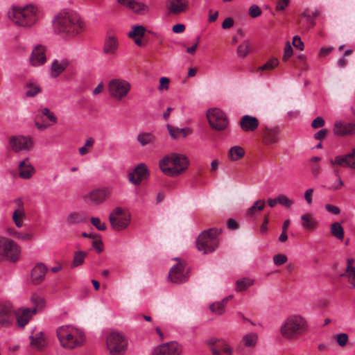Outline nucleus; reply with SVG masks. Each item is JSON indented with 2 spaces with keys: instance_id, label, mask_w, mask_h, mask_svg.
Listing matches in <instances>:
<instances>
[{
  "instance_id": "1",
  "label": "nucleus",
  "mask_w": 355,
  "mask_h": 355,
  "mask_svg": "<svg viewBox=\"0 0 355 355\" xmlns=\"http://www.w3.org/2000/svg\"><path fill=\"white\" fill-rule=\"evenodd\" d=\"M54 32L66 40H71L81 35L85 23L76 12L64 10L56 15L53 21Z\"/></svg>"
},
{
  "instance_id": "2",
  "label": "nucleus",
  "mask_w": 355,
  "mask_h": 355,
  "mask_svg": "<svg viewBox=\"0 0 355 355\" xmlns=\"http://www.w3.org/2000/svg\"><path fill=\"white\" fill-rule=\"evenodd\" d=\"M308 320L299 313L287 316L279 327V334L286 340L293 341L306 334L309 330Z\"/></svg>"
},
{
  "instance_id": "3",
  "label": "nucleus",
  "mask_w": 355,
  "mask_h": 355,
  "mask_svg": "<svg viewBox=\"0 0 355 355\" xmlns=\"http://www.w3.org/2000/svg\"><path fill=\"white\" fill-rule=\"evenodd\" d=\"M8 17L19 26L31 28L38 21V9L31 4L12 6L8 12Z\"/></svg>"
},
{
  "instance_id": "4",
  "label": "nucleus",
  "mask_w": 355,
  "mask_h": 355,
  "mask_svg": "<svg viewBox=\"0 0 355 355\" xmlns=\"http://www.w3.org/2000/svg\"><path fill=\"white\" fill-rule=\"evenodd\" d=\"M162 172L169 177H177L184 173L189 165L188 158L182 154L171 153L159 161Z\"/></svg>"
},
{
  "instance_id": "5",
  "label": "nucleus",
  "mask_w": 355,
  "mask_h": 355,
  "mask_svg": "<svg viewBox=\"0 0 355 355\" xmlns=\"http://www.w3.org/2000/svg\"><path fill=\"white\" fill-rule=\"evenodd\" d=\"M56 336L60 346L67 349H73L85 343L83 331L71 325H62L57 328Z\"/></svg>"
},
{
  "instance_id": "6",
  "label": "nucleus",
  "mask_w": 355,
  "mask_h": 355,
  "mask_svg": "<svg viewBox=\"0 0 355 355\" xmlns=\"http://www.w3.org/2000/svg\"><path fill=\"white\" fill-rule=\"evenodd\" d=\"M32 308H19L15 312L16 323L20 328H24L31 320L32 316L41 311L45 307V300L43 297L33 295L31 297Z\"/></svg>"
},
{
  "instance_id": "7",
  "label": "nucleus",
  "mask_w": 355,
  "mask_h": 355,
  "mask_svg": "<svg viewBox=\"0 0 355 355\" xmlns=\"http://www.w3.org/2000/svg\"><path fill=\"white\" fill-rule=\"evenodd\" d=\"M131 89V83L122 78H113L107 83L108 94L110 98L116 101H122L125 99Z\"/></svg>"
},
{
  "instance_id": "8",
  "label": "nucleus",
  "mask_w": 355,
  "mask_h": 355,
  "mask_svg": "<svg viewBox=\"0 0 355 355\" xmlns=\"http://www.w3.org/2000/svg\"><path fill=\"white\" fill-rule=\"evenodd\" d=\"M220 231L211 228L202 232L198 237L197 248L203 254L211 253L216 250L219 244L218 235Z\"/></svg>"
},
{
  "instance_id": "9",
  "label": "nucleus",
  "mask_w": 355,
  "mask_h": 355,
  "mask_svg": "<svg viewBox=\"0 0 355 355\" xmlns=\"http://www.w3.org/2000/svg\"><path fill=\"white\" fill-rule=\"evenodd\" d=\"M111 227L115 231H122L126 229L131 222V214L121 207L114 208L109 216Z\"/></svg>"
},
{
  "instance_id": "10",
  "label": "nucleus",
  "mask_w": 355,
  "mask_h": 355,
  "mask_svg": "<svg viewBox=\"0 0 355 355\" xmlns=\"http://www.w3.org/2000/svg\"><path fill=\"white\" fill-rule=\"evenodd\" d=\"M110 355H123L128 347L126 338L120 333L111 332L106 338Z\"/></svg>"
},
{
  "instance_id": "11",
  "label": "nucleus",
  "mask_w": 355,
  "mask_h": 355,
  "mask_svg": "<svg viewBox=\"0 0 355 355\" xmlns=\"http://www.w3.org/2000/svg\"><path fill=\"white\" fill-rule=\"evenodd\" d=\"M21 253L20 247L13 241L0 236V259L17 261Z\"/></svg>"
},
{
  "instance_id": "12",
  "label": "nucleus",
  "mask_w": 355,
  "mask_h": 355,
  "mask_svg": "<svg viewBox=\"0 0 355 355\" xmlns=\"http://www.w3.org/2000/svg\"><path fill=\"white\" fill-rule=\"evenodd\" d=\"M207 118L210 126L217 130H223L228 125L226 114L219 108L214 107L208 110Z\"/></svg>"
},
{
  "instance_id": "13",
  "label": "nucleus",
  "mask_w": 355,
  "mask_h": 355,
  "mask_svg": "<svg viewBox=\"0 0 355 355\" xmlns=\"http://www.w3.org/2000/svg\"><path fill=\"white\" fill-rule=\"evenodd\" d=\"M175 260L177 263L170 269L168 279L173 284H183L189 279V271L183 261L179 259H175Z\"/></svg>"
},
{
  "instance_id": "14",
  "label": "nucleus",
  "mask_w": 355,
  "mask_h": 355,
  "mask_svg": "<svg viewBox=\"0 0 355 355\" xmlns=\"http://www.w3.org/2000/svg\"><path fill=\"white\" fill-rule=\"evenodd\" d=\"M329 162L334 167L339 166L342 167L355 168V148H353L352 152L345 155L336 156L334 159H331ZM334 173L337 178H340L339 170L337 168L334 169Z\"/></svg>"
},
{
  "instance_id": "15",
  "label": "nucleus",
  "mask_w": 355,
  "mask_h": 355,
  "mask_svg": "<svg viewBox=\"0 0 355 355\" xmlns=\"http://www.w3.org/2000/svg\"><path fill=\"white\" fill-rule=\"evenodd\" d=\"M13 308L10 302H0V330L13 326Z\"/></svg>"
},
{
  "instance_id": "16",
  "label": "nucleus",
  "mask_w": 355,
  "mask_h": 355,
  "mask_svg": "<svg viewBox=\"0 0 355 355\" xmlns=\"http://www.w3.org/2000/svg\"><path fill=\"white\" fill-rule=\"evenodd\" d=\"M207 344L212 355L233 354L232 347L225 340L211 338L207 340Z\"/></svg>"
},
{
  "instance_id": "17",
  "label": "nucleus",
  "mask_w": 355,
  "mask_h": 355,
  "mask_svg": "<svg viewBox=\"0 0 355 355\" xmlns=\"http://www.w3.org/2000/svg\"><path fill=\"white\" fill-rule=\"evenodd\" d=\"M46 51V46L41 44L35 45L33 48L28 58L30 65L33 67H40L44 65L47 62Z\"/></svg>"
},
{
  "instance_id": "18",
  "label": "nucleus",
  "mask_w": 355,
  "mask_h": 355,
  "mask_svg": "<svg viewBox=\"0 0 355 355\" xmlns=\"http://www.w3.org/2000/svg\"><path fill=\"white\" fill-rule=\"evenodd\" d=\"M112 193V189L111 187H101L92 191L84 198L85 201L89 202L91 204L98 205L109 198Z\"/></svg>"
},
{
  "instance_id": "19",
  "label": "nucleus",
  "mask_w": 355,
  "mask_h": 355,
  "mask_svg": "<svg viewBox=\"0 0 355 355\" xmlns=\"http://www.w3.org/2000/svg\"><path fill=\"white\" fill-rule=\"evenodd\" d=\"M182 346L175 341L161 344L154 348L153 355H181Z\"/></svg>"
},
{
  "instance_id": "20",
  "label": "nucleus",
  "mask_w": 355,
  "mask_h": 355,
  "mask_svg": "<svg viewBox=\"0 0 355 355\" xmlns=\"http://www.w3.org/2000/svg\"><path fill=\"white\" fill-rule=\"evenodd\" d=\"M9 146L15 153L30 150L33 147V141L31 138L24 136H12L9 139Z\"/></svg>"
},
{
  "instance_id": "21",
  "label": "nucleus",
  "mask_w": 355,
  "mask_h": 355,
  "mask_svg": "<svg viewBox=\"0 0 355 355\" xmlns=\"http://www.w3.org/2000/svg\"><path fill=\"white\" fill-rule=\"evenodd\" d=\"M14 202L17 207L12 214V220L17 227L21 228L24 226V222L26 218L24 204L21 198L15 199Z\"/></svg>"
},
{
  "instance_id": "22",
  "label": "nucleus",
  "mask_w": 355,
  "mask_h": 355,
  "mask_svg": "<svg viewBox=\"0 0 355 355\" xmlns=\"http://www.w3.org/2000/svg\"><path fill=\"white\" fill-rule=\"evenodd\" d=\"M119 46V40L116 36L107 35L103 42V53L107 56L114 58L116 56Z\"/></svg>"
},
{
  "instance_id": "23",
  "label": "nucleus",
  "mask_w": 355,
  "mask_h": 355,
  "mask_svg": "<svg viewBox=\"0 0 355 355\" xmlns=\"http://www.w3.org/2000/svg\"><path fill=\"white\" fill-rule=\"evenodd\" d=\"M281 130L279 127H266L262 130V142L266 145L279 142Z\"/></svg>"
},
{
  "instance_id": "24",
  "label": "nucleus",
  "mask_w": 355,
  "mask_h": 355,
  "mask_svg": "<svg viewBox=\"0 0 355 355\" xmlns=\"http://www.w3.org/2000/svg\"><path fill=\"white\" fill-rule=\"evenodd\" d=\"M29 338L31 345L38 351L44 350L48 345L46 335L44 331L33 330Z\"/></svg>"
},
{
  "instance_id": "25",
  "label": "nucleus",
  "mask_w": 355,
  "mask_h": 355,
  "mask_svg": "<svg viewBox=\"0 0 355 355\" xmlns=\"http://www.w3.org/2000/svg\"><path fill=\"white\" fill-rule=\"evenodd\" d=\"M166 7L170 14L179 15L184 12L189 7L188 0H166Z\"/></svg>"
},
{
  "instance_id": "26",
  "label": "nucleus",
  "mask_w": 355,
  "mask_h": 355,
  "mask_svg": "<svg viewBox=\"0 0 355 355\" xmlns=\"http://www.w3.org/2000/svg\"><path fill=\"white\" fill-rule=\"evenodd\" d=\"M69 61L67 58L60 57L52 61L51 65V76L57 78L62 74L69 67Z\"/></svg>"
},
{
  "instance_id": "27",
  "label": "nucleus",
  "mask_w": 355,
  "mask_h": 355,
  "mask_svg": "<svg viewBox=\"0 0 355 355\" xmlns=\"http://www.w3.org/2000/svg\"><path fill=\"white\" fill-rule=\"evenodd\" d=\"M148 171L144 164H139L132 172L128 175L129 180L130 182L135 185L140 184L142 180L147 178Z\"/></svg>"
},
{
  "instance_id": "28",
  "label": "nucleus",
  "mask_w": 355,
  "mask_h": 355,
  "mask_svg": "<svg viewBox=\"0 0 355 355\" xmlns=\"http://www.w3.org/2000/svg\"><path fill=\"white\" fill-rule=\"evenodd\" d=\"M334 132L338 136L355 135V123L336 121L334 123Z\"/></svg>"
},
{
  "instance_id": "29",
  "label": "nucleus",
  "mask_w": 355,
  "mask_h": 355,
  "mask_svg": "<svg viewBox=\"0 0 355 355\" xmlns=\"http://www.w3.org/2000/svg\"><path fill=\"white\" fill-rule=\"evenodd\" d=\"M47 272L46 266L42 263H37L31 270V279L34 285L40 284L44 279Z\"/></svg>"
},
{
  "instance_id": "30",
  "label": "nucleus",
  "mask_w": 355,
  "mask_h": 355,
  "mask_svg": "<svg viewBox=\"0 0 355 355\" xmlns=\"http://www.w3.org/2000/svg\"><path fill=\"white\" fill-rule=\"evenodd\" d=\"M279 64V61L276 57H271L263 64L258 67L255 69L259 76H265L269 75Z\"/></svg>"
},
{
  "instance_id": "31",
  "label": "nucleus",
  "mask_w": 355,
  "mask_h": 355,
  "mask_svg": "<svg viewBox=\"0 0 355 355\" xmlns=\"http://www.w3.org/2000/svg\"><path fill=\"white\" fill-rule=\"evenodd\" d=\"M259 121L256 117L244 115L240 120V125L243 130L245 132H253L259 126Z\"/></svg>"
},
{
  "instance_id": "32",
  "label": "nucleus",
  "mask_w": 355,
  "mask_h": 355,
  "mask_svg": "<svg viewBox=\"0 0 355 355\" xmlns=\"http://www.w3.org/2000/svg\"><path fill=\"white\" fill-rule=\"evenodd\" d=\"M18 171L20 178L23 179H30L35 172V168L30 163L29 159L26 158L19 162Z\"/></svg>"
},
{
  "instance_id": "33",
  "label": "nucleus",
  "mask_w": 355,
  "mask_h": 355,
  "mask_svg": "<svg viewBox=\"0 0 355 355\" xmlns=\"http://www.w3.org/2000/svg\"><path fill=\"white\" fill-rule=\"evenodd\" d=\"M166 128L170 136L174 139H178L181 137L185 138L193 132L190 128H179L170 124H168Z\"/></svg>"
},
{
  "instance_id": "34",
  "label": "nucleus",
  "mask_w": 355,
  "mask_h": 355,
  "mask_svg": "<svg viewBox=\"0 0 355 355\" xmlns=\"http://www.w3.org/2000/svg\"><path fill=\"white\" fill-rule=\"evenodd\" d=\"M301 221L302 227L307 231H313L318 226L317 220L310 213H306L301 216Z\"/></svg>"
},
{
  "instance_id": "35",
  "label": "nucleus",
  "mask_w": 355,
  "mask_h": 355,
  "mask_svg": "<svg viewBox=\"0 0 355 355\" xmlns=\"http://www.w3.org/2000/svg\"><path fill=\"white\" fill-rule=\"evenodd\" d=\"M258 340V334L255 332H250L242 337L241 343L247 348L254 349L256 347Z\"/></svg>"
},
{
  "instance_id": "36",
  "label": "nucleus",
  "mask_w": 355,
  "mask_h": 355,
  "mask_svg": "<svg viewBox=\"0 0 355 355\" xmlns=\"http://www.w3.org/2000/svg\"><path fill=\"white\" fill-rule=\"evenodd\" d=\"M245 150L240 146L231 147L227 152V157L232 162L241 159L245 156Z\"/></svg>"
},
{
  "instance_id": "37",
  "label": "nucleus",
  "mask_w": 355,
  "mask_h": 355,
  "mask_svg": "<svg viewBox=\"0 0 355 355\" xmlns=\"http://www.w3.org/2000/svg\"><path fill=\"white\" fill-rule=\"evenodd\" d=\"M66 221L69 225L84 223L87 221V217L82 212H71L67 216Z\"/></svg>"
},
{
  "instance_id": "38",
  "label": "nucleus",
  "mask_w": 355,
  "mask_h": 355,
  "mask_svg": "<svg viewBox=\"0 0 355 355\" xmlns=\"http://www.w3.org/2000/svg\"><path fill=\"white\" fill-rule=\"evenodd\" d=\"M137 141L142 146L153 145L156 141V137L151 132H143L138 134Z\"/></svg>"
},
{
  "instance_id": "39",
  "label": "nucleus",
  "mask_w": 355,
  "mask_h": 355,
  "mask_svg": "<svg viewBox=\"0 0 355 355\" xmlns=\"http://www.w3.org/2000/svg\"><path fill=\"white\" fill-rule=\"evenodd\" d=\"M128 8L138 15H146L149 12V7L144 3L131 0L128 3Z\"/></svg>"
},
{
  "instance_id": "40",
  "label": "nucleus",
  "mask_w": 355,
  "mask_h": 355,
  "mask_svg": "<svg viewBox=\"0 0 355 355\" xmlns=\"http://www.w3.org/2000/svg\"><path fill=\"white\" fill-rule=\"evenodd\" d=\"M6 232L9 236L17 239L31 241L33 239V235L31 233L19 232L13 227H8Z\"/></svg>"
},
{
  "instance_id": "41",
  "label": "nucleus",
  "mask_w": 355,
  "mask_h": 355,
  "mask_svg": "<svg viewBox=\"0 0 355 355\" xmlns=\"http://www.w3.org/2000/svg\"><path fill=\"white\" fill-rule=\"evenodd\" d=\"M227 302L228 298H224L223 300L220 302H216L211 304L209 305V309L211 312L217 315H221L225 312V306Z\"/></svg>"
},
{
  "instance_id": "42",
  "label": "nucleus",
  "mask_w": 355,
  "mask_h": 355,
  "mask_svg": "<svg viewBox=\"0 0 355 355\" xmlns=\"http://www.w3.org/2000/svg\"><path fill=\"white\" fill-rule=\"evenodd\" d=\"M322 158L320 157H313L309 161V168L312 175L318 178L321 173V166L320 162Z\"/></svg>"
},
{
  "instance_id": "43",
  "label": "nucleus",
  "mask_w": 355,
  "mask_h": 355,
  "mask_svg": "<svg viewBox=\"0 0 355 355\" xmlns=\"http://www.w3.org/2000/svg\"><path fill=\"white\" fill-rule=\"evenodd\" d=\"M87 256V253L83 250H78L74 252L73 258L71 263V268H76L82 266L85 259Z\"/></svg>"
},
{
  "instance_id": "44",
  "label": "nucleus",
  "mask_w": 355,
  "mask_h": 355,
  "mask_svg": "<svg viewBox=\"0 0 355 355\" xmlns=\"http://www.w3.org/2000/svg\"><path fill=\"white\" fill-rule=\"evenodd\" d=\"M265 200H259L254 202L253 205L248 208L246 211V216L248 217H252L254 216L258 211H262L265 207Z\"/></svg>"
},
{
  "instance_id": "45",
  "label": "nucleus",
  "mask_w": 355,
  "mask_h": 355,
  "mask_svg": "<svg viewBox=\"0 0 355 355\" xmlns=\"http://www.w3.org/2000/svg\"><path fill=\"white\" fill-rule=\"evenodd\" d=\"M330 232L332 236L339 240H343L344 238V229L338 222H335L331 225Z\"/></svg>"
},
{
  "instance_id": "46",
  "label": "nucleus",
  "mask_w": 355,
  "mask_h": 355,
  "mask_svg": "<svg viewBox=\"0 0 355 355\" xmlns=\"http://www.w3.org/2000/svg\"><path fill=\"white\" fill-rule=\"evenodd\" d=\"M254 284V280L250 278H243L239 279L236 282V291L237 292H242L247 290L250 286Z\"/></svg>"
},
{
  "instance_id": "47",
  "label": "nucleus",
  "mask_w": 355,
  "mask_h": 355,
  "mask_svg": "<svg viewBox=\"0 0 355 355\" xmlns=\"http://www.w3.org/2000/svg\"><path fill=\"white\" fill-rule=\"evenodd\" d=\"M340 276L347 279L350 288H355V268L345 269V272L340 274Z\"/></svg>"
},
{
  "instance_id": "48",
  "label": "nucleus",
  "mask_w": 355,
  "mask_h": 355,
  "mask_svg": "<svg viewBox=\"0 0 355 355\" xmlns=\"http://www.w3.org/2000/svg\"><path fill=\"white\" fill-rule=\"evenodd\" d=\"M94 144V139L92 137L88 138L86 140L84 146L79 148L78 152H79L80 155L83 156V155L88 154L92 149Z\"/></svg>"
},
{
  "instance_id": "49",
  "label": "nucleus",
  "mask_w": 355,
  "mask_h": 355,
  "mask_svg": "<svg viewBox=\"0 0 355 355\" xmlns=\"http://www.w3.org/2000/svg\"><path fill=\"white\" fill-rule=\"evenodd\" d=\"M146 32V28L143 26H135L128 34L130 38L143 37Z\"/></svg>"
},
{
  "instance_id": "50",
  "label": "nucleus",
  "mask_w": 355,
  "mask_h": 355,
  "mask_svg": "<svg viewBox=\"0 0 355 355\" xmlns=\"http://www.w3.org/2000/svg\"><path fill=\"white\" fill-rule=\"evenodd\" d=\"M27 91L26 96L27 97H35L41 92V88L39 85L30 83L27 84Z\"/></svg>"
},
{
  "instance_id": "51",
  "label": "nucleus",
  "mask_w": 355,
  "mask_h": 355,
  "mask_svg": "<svg viewBox=\"0 0 355 355\" xmlns=\"http://www.w3.org/2000/svg\"><path fill=\"white\" fill-rule=\"evenodd\" d=\"M250 52V42L245 41L241 44L237 49V54L239 56L244 58L248 55Z\"/></svg>"
},
{
  "instance_id": "52",
  "label": "nucleus",
  "mask_w": 355,
  "mask_h": 355,
  "mask_svg": "<svg viewBox=\"0 0 355 355\" xmlns=\"http://www.w3.org/2000/svg\"><path fill=\"white\" fill-rule=\"evenodd\" d=\"M278 203L284 206L285 208L289 209L293 206L294 202L288 198L286 195L280 194L278 196Z\"/></svg>"
},
{
  "instance_id": "53",
  "label": "nucleus",
  "mask_w": 355,
  "mask_h": 355,
  "mask_svg": "<svg viewBox=\"0 0 355 355\" xmlns=\"http://www.w3.org/2000/svg\"><path fill=\"white\" fill-rule=\"evenodd\" d=\"M39 112L41 113L42 116H46V118L53 123H57V117L54 115V114L51 112V110L47 107H41L39 110Z\"/></svg>"
},
{
  "instance_id": "54",
  "label": "nucleus",
  "mask_w": 355,
  "mask_h": 355,
  "mask_svg": "<svg viewBox=\"0 0 355 355\" xmlns=\"http://www.w3.org/2000/svg\"><path fill=\"white\" fill-rule=\"evenodd\" d=\"M90 221L92 225L99 231H105L107 229L106 224L101 222V219L98 217H92Z\"/></svg>"
},
{
  "instance_id": "55",
  "label": "nucleus",
  "mask_w": 355,
  "mask_h": 355,
  "mask_svg": "<svg viewBox=\"0 0 355 355\" xmlns=\"http://www.w3.org/2000/svg\"><path fill=\"white\" fill-rule=\"evenodd\" d=\"M337 343L340 347H344L348 342V335L345 333L339 334L335 336Z\"/></svg>"
},
{
  "instance_id": "56",
  "label": "nucleus",
  "mask_w": 355,
  "mask_h": 355,
  "mask_svg": "<svg viewBox=\"0 0 355 355\" xmlns=\"http://www.w3.org/2000/svg\"><path fill=\"white\" fill-rule=\"evenodd\" d=\"M293 48L290 44V42H287L285 45L284 52L283 55L282 60L283 61H287L293 55Z\"/></svg>"
},
{
  "instance_id": "57",
  "label": "nucleus",
  "mask_w": 355,
  "mask_h": 355,
  "mask_svg": "<svg viewBox=\"0 0 355 355\" xmlns=\"http://www.w3.org/2000/svg\"><path fill=\"white\" fill-rule=\"evenodd\" d=\"M287 261V257L283 254H277L273 257V262L277 266H280L285 263Z\"/></svg>"
},
{
  "instance_id": "58",
  "label": "nucleus",
  "mask_w": 355,
  "mask_h": 355,
  "mask_svg": "<svg viewBox=\"0 0 355 355\" xmlns=\"http://www.w3.org/2000/svg\"><path fill=\"white\" fill-rule=\"evenodd\" d=\"M261 8L257 6L253 5L249 8V15L252 18H256L261 15Z\"/></svg>"
},
{
  "instance_id": "59",
  "label": "nucleus",
  "mask_w": 355,
  "mask_h": 355,
  "mask_svg": "<svg viewBox=\"0 0 355 355\" xmlns=\"http://www.w3.org/2000/svg\"><path fill=\"white\" fill-rule=\"evenodd\" d=\"M92 246L98 253L101 252L103 250V242L100 238L93 239Z\"/></svg>"
},
{
  "instance_id": "60",
  "label": "nucleus",
  "mask_w": 355,
  "mask_h": 355,
  "mask_svg": "<svg viewBox=\"0 0 355 355\" xmlns=\"http://www.w3.org/2000/svg\"><path fill=\"white\" fill-rule=\"evenodd\" d=\"M313 189H308L304 193V200L307 205H311L313 202Z\"/></svg>"
},
{
  "instance_id": "61",
  "label": "nucleus",
  "mask_w": 355,
  "mask_h": 355,
  "mask_svg": "<svg viewBox=\"0 0 355 355\" xmlns=\"http://www.w3.org/2000/svg\"><path fill=\"white\" fill-rule=\"evenodd\" d=\"M324 123V120L322 117L318 116L312 121L311 126L315 129L322 128Z\"/></svg>"
},
{
  "instance_id": "62",
  "label": "nucleus",
  "mask_w": 355,
  "mask_h": 355,
  "mask_svg": "<svg viewBox=\"0 0 355 355\" xmlns=\"http://www.w3.org/2000/svg\"><path fill=\"white\" fill-rule=\"evenodd\" d=\"M170 80L168 78L162 77L159 80V90H167L168 89Z\"/></svg>"
},
{
  "instance_id": "63",
  "label": "nucleus",
  "mask_w": 355,
  "mask_h": 355,
  "mask_svg": "<svg viewBox=\"0 0 355 355\" xmlns=\"http://www.w3.org/2000/svg\"><path fill=\"white\" fill-rule=\"evenodd\" d=\"M325 209L327 211L335 215H338L340 213V209L339 207L331 204H327L325 205Z\"/></svg>"
},
{
  "instance_id": "64",
  "label": "nucleus",
  "mask_w": 355,
  "mask_h": 355,
  "mask_svg": "<svg viewBox=\"0 0 355 355\" xmlns=\"http://www.w3.org/2000/svg\"><path fill=\"white\" fill-rule=\"evenodd\" d=\"M293 45L299 49L300 50H303L304 49V43L302 42L301 39L298 36H295L293 39Z\"/></svg>"
}]
</instances>
